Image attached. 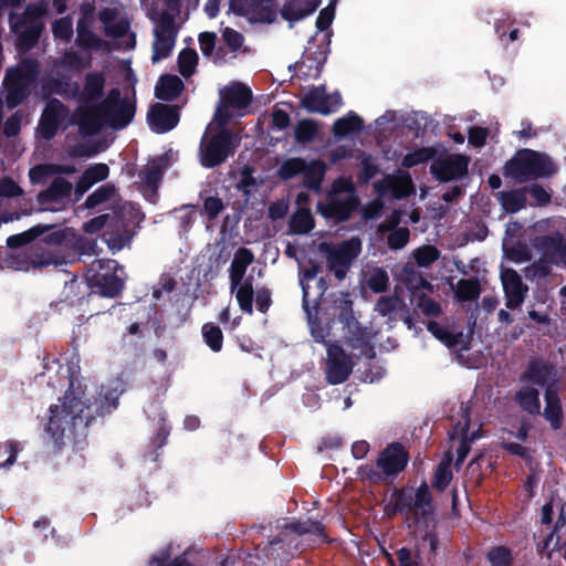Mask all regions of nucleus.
I'll return each instance as SVG.
<instances>
[{
    "mask_svg": "<svg viewBox=\"0 0 566 566\" xmlns=\"http://www.w3.org/2000/svg\"><path fill=\"white\" fill-rule=\"evenodd\" d=\"M556 166L548 156L531 149H523L506 164L505 175L518 182L553 175Z\"/></svg>",
    "mask_w": 566,
    "mask_h": 566,
    "instance_id": "20e7f679",
    "label": "nucleus"
},
{
    "mask_svg": "<svg viewBox=\"0 0 566 566\" xmlns=\"http://www.w3.org/2000/svg\"><path fill=\"white\" fill-rule=\"evenodd\" d=\"M501 281L506 296V306L517 307L524 300L526 287L523 285L520 275L512 269H502Z\"/></svg>",
    "mask_w": 566,
    "mask_h": 566,
    "instance_id": "4be33fe9",
    "label": "nucleus"
},
{
    "mask_svg": "<svg viewBox=\"0 0 566 566\" xmlns=\"http://www.w3.org/2000/svg\"><path fill=\"white\" fill-rule=\"evenodd\" d=\"M223 209V205L220 199L218 198H207L203 203V211L210 218L217 217L221 210Z\"/></svg>",
    "mask_w": 566,
    "mask_h": 566,
    "instance_id": "e2e57ef3",
    "label": "nucleus"
},
{
    "mask_svg": "<svg viewBox=\"0 0 566 566\" xmlns=\"http://www.w3.org/2000/svg\"><path fill=\"white\" fill-rule=\"evenodd\" d=\"M357 200L350 180L340 178L334 182L325 201L318 203L319 213L326 219L343 221L356 208Z\"/></svg>",
    "mask_w": 566,
    "mask_h": 566,
    "instance_id": "423d86ee",
    "label": "nucleus"
},
{
    "mask_svg": "<svg viewBox=\"0 0 566 566\" xmlns=\"http://www.w3.org/2000/svg\"><path fill=\"white\" fill-rule=\"evenodd\" d=\"M72 32V21L67 18L60 19L53 24V33L57 39L66 40Z\"/></svg>",
    "mask_w": 566,
    "mask_h": 566,
    "instance_id": "6e6d98bb",
    "label": "nucleus"
},
{
    "mask_svg": "<svg viewBox=\"0 0 566 566\" xmlns=\"http://www.w3.org/2000/svg\"><path fill=\"white\" fill-rule=\"evenodd\" d=\"M115 197V188L111 185H106L90 195L85 201V206L87 208H94L103 202L113 201Z\"/></svg>",
    "mask_w": 566,
    "mask_h": 566,
    "instance_id": "a19ab883",
    "label": "nucleus"
},
{
    "mask_svg": "<svg viewBox=\"0 0 566 566\" xmlns=\"http://www.w3.org/2000/svg\"><path fill=\"white\" fill-rule=\"evenodd\" d=\"M453 290L460 301H471L480 294V286L475 280H460L453 286Z\"/></svg>",
    "mask_w": 566,
    "mask_h": 566,
    "instance_id": "58836bf2",
    "label": "nucleus"
},
{
    "mask_svg": "<svg viewBox=\"0 0 566 566\" xmlns=\"http://www.w3.org/2000/svg\"><path fill=\"white\" fill-rule=\"evenodd\" d=\"M408 455L399 444H390L378 458V468L387 475L402 471L407 464Z\"/></svg>",
    "mask_w": 566,
    "mask_h": 566,
    "instance_id": "5701e85b",
    "label": "nucleus"
},
{
    "mask_svg": "<svg viewBox=\"0 0 566 566\" xmlns=\"http://www.w3.org/2000/svg\"><path fill=\"white\" fill-rule=\"evenodd\" d=\"M253 259L252 252L242 248L235 252L230 266L231 292L235 295L240 308L248 314L253 312V287L250 279H243Z\"/></svg>",
    "mask_w": 566,
    "mask_h": 566,
    "instance_id": "0eeeda50",
    "label": "nucleus"
},
{
    "mask_svg": "<svg viewBox=\"0 0 566 566\" xmlns=\"http://www.w3.org/2000/svg\"><path fill=\"white\" fill-rule=\"evenodd\" d=\"M428 331L447 347L454 352H463L469 348L470 334L453 333L437 322H429Z\"/></svg>",
    "mask_w": 566,
    "mask_h": 566,
    "instance_id": "b1692460",
    "label": "nucleus"
},
{
    "mask_svg": "<svg viewBox=\"0 0 566 566\" xmlns=\"http://www.w3.org/2000/svg\"><path fill=\"white\" fill-rule=\"evenodd\" d=\"M92 13L85 12L84 18L78 21L77 24V43L82 46L93 49L101 45V40L90 29L88 25L92 22Z\"/></svg>",
    "mask_w": 566,
    "mask_h": 566,
    "instance_id": "2f4dec72",
    "label": "nucleus"
},
{
    "mask_svg": "<svg viewBox=\"0 0 566 566\" xmlns=\"http://www.w3.org/2000/svg\"><path fill=\"white\" fill-rule=\"evenodd\" d=\"M104 76L90 73L81 93V105L75 113V120L85 134H94L103 126L122 128L134 116L135 107L130 98H120L118 90H112L101 102Z\"/></svg>",
    "mask_w": 566,
    "mask_h": 566,
    "instance_id": "f03ea898",
    "label": "nucleus"
},
{
    "mask_svg": "<svg viewBox=\"0 0 566 566\" xmlns=\"http://www.w3.org/2000/svg\"><path fill=\"white\" fill-rule=\"evenodd\" d=\"M72 185L64 178L57 177L53 180L51 187L39 196L41 203L48 200L57 201L67 197L71 192Z\"/></svg>",
    "mask_w": 566,
    "mask_h": 566,
    "instance_id": "72a5a7b5",
    "label": "nucleus"
},
{
    "mask_svg": "<svg viewBox=\"0 0 566 566\" xmlns=\"http://www.w3.org/2000/svg\"><path fill=\"white\" fill-rule=\"evenodd\" d=\"M452 479L451 472V458L447 457L443 459L437 468L434 475V485L438 489H444Z\"/></svg>",
    "mask_w": 566,
    "mask_h": 566,
    "instance_id": "a18cd8bd",
    "label": "nucleus"
},
{
    "mask_svg": "<svg viewBox=\"0 0 566 566\" xmlns=\"http://www.w3.org/2000/svg\"><path fill=\"white\" fill-rule=\"evenodd\" d=\"M552 368L543 363H534L525 373L523 385L516 394L520 406L530 413L539 412L541 403L538 398V387H544L549 382Z\"/></svg>",
    "mask_w": 566,
    "mask_h": 566,
    "instance_id": "6e6552de",
    "label": "nucleus"
},
{
    "mask_svg": "<svg viewBox=\"0 0 566 566\" xmlns=\"http://www.w3.org/2000/svg\"><path fill=\"white\" fill-rule=\"evenodd\" d=\"M90 281L104 296L114 297L123 289L125 273L114 260H96L90 268Z\"/></svg>",
    "mask_w": 566,
    "mask_h": 566,
    "instance_id": "9d476101",
    "label": "nucleus"
},
{
    "mask_svg": "<svg viewBox=\"0 0 566 566\" xmlns=\"http://www.w3.org/2000/svg\"><path fill=\"white\" fill-rule=\"evenodd\" d=\"M238 145V139L223 126L213 120L207 128L200 145V161L205 167H213L227 159Z\"/></svg>",
    "mask_w": 566,
    "mask_h": 566,
    "instance_id": "39448f33",
    "label": "nucleus"
},
{
    "mask_svg": "<svg viewBox=\"0 0 566 566\" xmlns=\"http://www.w3.org/2000/svg\"><path fill=\"white\" fill-rule=\"evenodd\" d=\"M321 0H286L281 14L286 21L296 22L311 15Z\"/></svg>",
    "mask_w": 566,
    "mask_h": 566,
    "instance_id": "a878e982",
    "label": "nucleus"
},
{
    "mask_svg": "<svg viewBox=\"0 0 566 566\" xmlns=\"http://www.w3.org/2000/svg\"><path fill=\"white\" fill-rule=\"evenodd\" d=\"M400 304V301L398 297L395 296H388V297H381L377 305H376V312H378L381 316H387L391 312L398 308Z\"/></svg>",
    "mask_w": 566,
    "mask_h": 566,
    "instance_id": "5fc2aeb1",
    "label": "nucleus"
},
{
    "mask_svg": "<svg viewBox=\"0 0 566 566\" xmlns=\"http://www.w3.org/2000/svg\"><path fill=\"white\" fill-rule=\"evenodd\" d=\"M21 117L18 114H14L10 118L7 119L4 124V134L7 136H14L20 130Z\"/></svg>",
    "mask_w": 566,
    "mask_h": 566,
    "instance_id": "774afa93",
    "label": "nucleus"
},
{
    "mask_svg": "<svg viewBox=\"0 0 566 566\" xmlns=\"http://www.w3.org/2000/svg\"><path fill=\"white\" fill-rule=\"evenodd\" d=\"M153 62L166 59L172 51L176 41V28L172 18L163 15L154 30Z\"/></svg>",
    "mask_w": 566,
    "mask_h": 566,
    "instance_id": "2eb2a0df",
    "label": "nucleus"
},
{
    "mask_svg": "<svg viewBox=\"0 0 566 566\" xmlns=\"http://www.w3.org/2000/svg\"><path fill=\"white\" fill-rule=\"evenodd\" d=\"M325 170L326 166L321 160L306 161L302 158H289L280 166L279 176L283 179L302 176L307 187L317 189L323 180Z\"/></svg>",
    "mask_w": 566,
    "mask_h": 566,
    "instance_id": "f8f14e48",
    "label": "nucleus"
},
{
    "mask_svg": "<svg viewBox=\"0 0 566 566\" xmlns=\"http://www.w3.org/2000/svg\"><path fill=\"white\" fill-rule=\"evenodd\" d=\"M198 64V54L195 50H182L178 56L179 72L187 77L195 73Z\"/></svg>",
    "mask_w": 566,
    "mask_h": 566,
    "instance_id": "ea45409f",
    "label": "nucleus"
},
{
    "mask_svg": "<svg viewBox=\"0 0 566 566\" xmlns=\"http://www.w3.org/2000/svg\"><path fill=\"white\" fill-rule=\"evenodd\" d=\"M86 65L77 55L70 53L66 54L63 61L56 66L57 73L63 70H80Z\"/></svg>",
    "mask_w": 566,
    "mask_h": 566,
    "instance_id": "bf43d9fd",
    "label": "nucleus"
},
{
    "mask_svg": "<svg viewBox=\"0 0 566 566\" xmlns=\"http://www.w3.org/2000/svg\"><path fill=\"white\" fill-rule=\"evenodd\" d=\"M22 193L21 188L10 179L0 181V197H14Z\"/></svg>",
    "mask_w": 566,
    "mask_h": 566,
    "instance_id": "69168bd1",
    "label": "nucleus"
},
{
    "mask_svg": "<svg viewBox=\"0 0 566 566\" xmlns=\"http://www.w3.org/2000/svg\"><path fill=\"white\" fill-rule=\"evenodd\" d=\"M334 8L332 6H328L321 10L317 19H316V27L318 30L323 31L326 30L334 20Z\"/></svg>",
    "mask_w": 566,
    "mask_h": 566,
    "instance_id": "052dcab7",
    "label": "nucleus"
},
{
    "mask_svg": "<svg viewBox=\"0 0 566 566\" xmlns=\"http://www.w3.org/2000/svg\"><path fill=\"white\" fill-rule=\"evenodd\" d=\"M200 50L207 57H211L214 63L227 62L229 59L220 51L214 53L216 35L214 33L203 32L199 36Z\"/></svg>",
    "mask_w": 566,
    "mask_h": 566,
    "instance_id": "e433bc0d",
    "label": "nucleus"
},
{
    "mask_svg": "<svg viewBox=\"0 0 566 566\" xmlns=\"http://www.w3.org/2000/svg\"><path fill=\"white\" fill-rule=\"evenodd\" d=\"M125 388V380L117 377L109 380L96 397V389H88L77 379L72 380L64 398L51 407L46 431L57 443L74 441L76 437L84 436L92 419L116 408Z\"/></svg>",
    "mask_w": 566,
    "mask_h": 566,
    "instance_id": "f257e3e1",
    "label": "nucleus"
},
{
    "mask_svg": "<svg viewBox=\"0 0 566 566\" xmlns=\"http://www.w3.org/2000/svg\"><path fill=\"white\" fill-rule=\"evenodd\" d=\"M511 227H507L506 237L503 240V252L507 260L522 263L530 260V253L526 245L515 243L513 238L509 234Z\"/></svg>",
    "mask_w": 566,
    "mask_h": 566,
    "instance_id": "7c9ffc66",
    "label": "nucleus"
},
{
    "mask_svg": "<svg viewBox=\"0 0 566 566\" xmlns=\"http://www.w3.org/2000/svg\"><path fill=\"white\" fill-rule=\"evenodd\" d=\"M104 32L117 42V45L134 48L135 36L129 32V21L120 7L106 8L99 13Z\"/></svg>",
    "mask_w": 566,
    "mask_h": 566,
    "instance_id": "4468645a",
    "label": "nucleus"
},
{
    "mask_svg": "<svg viewBox=\"0 0 566 566\" xmlns=\"http://www.w3.org/2000/svg\"><path fill=\"white\" fill-rule=\"evenodd\" d=\"M291 230L294 233L304 234L311 231L314 227V219L310 210L298 208L290 221Z\"/></svg>",
    "mask_w": 566,
    "mask_h": 566,
    "instance_id": "c9c22d12",
    "label": "nucleus"
},
{
    "mask_svg": "<svg viewBox=\"0 0 566 566\" xmlns=\"http://www.w3.org/2000/svg\"><path fill=\"white\" fill-rule=\"evenodd\" d=\"M316 134L317 126L312 120H301L295 127V139L300 143L313 140Z\"/></svg>",
    "mask_w": 566,
    "mask_h": 566,
    "instance_id": "de8ad7c7",
    "label": "nucleus"
},
{
    "mask_svg": "<svg viewBox=\"0 0 566 566\" xmlns=\"http://www.w3.org/2000/svg\"><path fill=\"white\" fill-rule=\"evenodd\" d=\"M65 117V108L59 101H50L44 108L40 125L39 132L42 137L49 139L51 138L59 125Z\"/></svg>",
    "mask_w": 566,
    "mask_h": 566,
    "instance_id": "393cba45",
    "label": "nucleus"
},
{
    "mask_svg": "<svg viewBox=\"0 0 566 566\" xmlns=\"http://www.w3.org/2000/svg\"><path fill=\"white\" fill-rule=\"evenodd\" d=\"M528 192L537 206H544L547 205L551 201V192L538 185H533L530 187Z\"/></svg>",
    "mask_w": 566,
    "mask_h": 566,
    "instance_id": "13d9d810",
    "label": "nucleus"
},
{
    "mask_svg": "<svg viewBox=\"0 0 566 566\" xmlns=\"http://www.w3.org/2000/svg\"><path fill=\"white\" fill-rule=\"evenodd\" d=\"M509 437H502L503 447L513 454L524 455V448L516 442L511 440L512 437L516 438L520 441L525 440L527 434V429L525 426H522L515 433L513 431H507Z\"/></svg>",
    "mask_w": 566,
    "mask_h": 566,
    "instance_id": "37998d69",
    "label": "nucleus"
},
{
    "mask_svg": "<svg viewBox=\"0 0 566 566\" xmlns=\"http://www.w3.org/2000/svg\"><path fill=\"white\" fill-rule=\"evenodd\" d=\"M545 399V417L551 422L553 428H559L562 418V407L557 396L555 395L551 386H548L546 389Z\"/></svg>",
    "mask_w": 566,
    "mask_h": 566,
    "instance_id": "f704fd0d",
    "label": "nucleus"
},
{
    "mask_svg": "<svg viewBox=\"0 0 566 566\" xmlns=\"http://www.w3.org/2000/svg\"><path fill=\"white\" fill-rule=\"evenodd\" d=\"M179 122V116L175 107L156 104L148 113V124L151 130L165 133L172 129Z\"/></svg>",
    "mask_w": 566,
    "mask_h": 566,
    "instance_id": "412c9836",
    "label": "nucleus"
},
{
    "mask_svg": "<svg viewBox=\"0 0 566 566\" xmlns=\"http://www.w3.org/2000/svg\"><path fill=\"white\" fill-rule=\"evenodd\" d=\"M486 130L480 127H473L469 132V143L475 147H480L486 139Z\"/></svg>",
    "mask_w": 566,
    "mask_h": 566,
    "instance_id": "338daca9",
    "label": "nucleus"
},
{
    "mask_svg": "<svg viewBox=\"0 0 566 566\" xmlns=\"http://www.w3.org/2000/svg\"><path fill=\"white\" fill-rule=\"evenodd\" d=\"M222 39L229 50L233 53L229 59H234L237 56V52L243 44L242 34L231 28H224L222 30Z\"/></svg>",
    "mask_w": 566,
    "mask_h": 566,
    "instance_id": "09e8293b",
    "label": "nucleus"
},
{
    "mask_svg": "<svg viewBox=\"0 0 566 566\" xmlns=\"http://www.w3.org/2000/svg\"><path fill=\"white\" fill-rule=\"evenodd\" d=\"M419 308L427 316H438L441 308L438 303L430 298L421 297L418 304Z\"/></svg>",
    "mask_w": 566,
    "mask_h": 566,
    "instance_id": "0e129e2a",
    "label": "nucleus"
},
{
    "mask_svg": "<svg viewBox=\"0 0 566 566\" xmlns=\"http://www.w3.org/2000/svg\"><path fill=\"white\" fill-rule=\"evenodd\" d=\"M409 241V230L407 228H398L388 237V245L392 250L402 249Z\"/></svg>",
    "mask_w": 566,
    "mask_h": 566,
    "instance_id": "603ef678",
    "label": "nucleus"
},
{
    "mask_svg": "<svg viewBox=\"0 0 566 566\" xmlns=\"http://www.w3.org/2000/svg\"><path fill=\"white\" fill-rule=\"evenodd\" d=\"M366 283L368 287H370L374 292L379 293L386 290L388 284V275L381 269H374L370 271L366 279Z\"/></svg>",
    "mask_w": 566,
    "mask_h": 566,
    "instance_id": "8fccbe9b",
    "label": "nucleus"
},
{
    "mask_svg": "<svg viewBox=\"0 0 566 566\" xmlns=\"http://www.w3.org/2000/svg\"><path fill=\"white\" fill-rule=\"evenodd\" d=\"M303 106L310 112H317L324 115L336 112L342 105L338 93L327 95L323 86L307 91L302 98Z\"/></svg>",
    "mask_w": 566,
    "mask_h": 566,
    "instance_id": "dca6fc26",
    "label": "nucleus"
},
{
    "mask_svg": "<svg viewBox=\"0 0 566 566\" xmlns=\"http://www.w3.org/2000/svg\"><path fill=\"white\" fill-rule=\"evenodd\" d=\"M489 560L493 566H506L511 560V554L506 548L497 547L489 553Z\"/></svg>",
    "mask_w": 566,
    "mask_h": 566,
    "instance_id": "4d7b16f0",
    "label": "nucleus"
},
{
    "mask_svg": "<svg viewBox=\"0 0 566 566\" xmlns=\"http://www.w3.org/2000/svg\"><path fill=\"white\" fill-rule=\"evenodd\" d=\"M430 493L429 489L426 484L420 485L412 499V504L410 505V511L415 515H426L431 510V503H430Z\"/></svg>",
    "mask_w": 566,
    "mask_h": 566,
    "instance_id": "4c0bfd02",
    "label": "nucleus"
},
{
    "mask_svg": "<svg viewBox=\"0 0 566 566\" xmlns=\"http://www.w3.org/2000/svg\"><path fill=\"white\" fill-rule=\"evenodd\" d=\"M35 74L36 67L32 62H24L15 70L7 72L4 86L8 91L7 104L9 107L17 106L25 97L35 80Z\"/></svg>",
    "mask_w": 566,
    "mask_h": 566,
    "instance_id": "ddd939ff",
    "label": "nucleus"
},
{
    "mask_svg": "<svg viewBox=\"0 0 566 566\" xmlns=\"http://www.w3.org/2000/svg\"><path fill=\"white\" fill-rule=\"evenodd\" d=\"M39 234H40L39 229L34 228V229L30 230L29 232H24L22 234L11 235L8 238V245L12 247V248L19 247L21 244L27 243L31 239L38 237Z\"/></svg>",
    "mask_w": 566,
    "mask_h": 566,
    "instance_id": "680f3d73",
    "label": "nucleus"
},
{
    "mask_svg": "<svg viewBox=\"0 0 566 566\" xmlns=\"http://www.w3.org/2000/svg\"><path fill=\"white\" fill-rule=\"evenodd\" d=\"M316 268L305 270L301 274L300 283L303 290V304L307 312L310 331L314 339L318 343H325L327 337L336 336L333 329L340 328L343 336L349 342L353 348L360 349V354L371 357V347L369 342L376 333H370L366 328L361 329L353 316L352 302L342 297L335 302L332 312L316 311L313 315L308 310L310 304V282L316 277Z\"/></svg>",
    "mask_w": 566,
    "mask_h": 566,
    "instance_id": "7ed1b4c3",
    "label": "nucleus"
},
{
    "mask_svg": "<svg viewBox=\"0 0 566 566\" xmlns=\"http://www.w3.org/2000/svg\"><path fill=\"white\" fill-rule=\"evenodd\" d=\"M220 102L214 115L219 126H224L230 119L245 115L251 101V91L241 83H232L219 92Z\"/></svg>",
    "mask_w": 566,
    "mask_h": 566,
    "instance_id": "1a4fd4ad",
    "label": "nucleus"
},
{
    "mask_svg": "<svg viewBox=\"0 0 566 566\" xmlns=\"http://www.w3.org/2000/svg\"><path fill=\"white\" fill-rule=\"evenodd\" d=\"M375 188L380 197L391 195L395 198H403L413 191V184L408 172L399 170L396 174L387 175L375 185Z\"/></svg>",
    "mask_w": 566,
    "mask_h": 566,
    "instance_id": "aec40b11",
    "label": "nucleus"
},
{
    "mask_svg": "<svg viewBox=\"0 0 566 566\" xmlns=\"http://www.w3.org/2000/svg\"><path fill=\"white\" fill-rule=\"evenodd\" d=\"M184 88L182 81L176 75H164L156 85V96L159 99L172 101Z\"/></svg>",
    "mask_w": 566,
    "mask_h": 566,
    "instance_id": "c756f323",
    "label": "nucleus"
},
{
    "mask_svg": "<svg viewBox=\"0 0 566 566\" xmlns=\"http://www.w3.org/2000/svg\"><path fill=\"white\" fill-rule=\"evenodd\" d=\"M451 437H452V439L458 438L461 440L460 446L458 448V459H457V465H459L460 463H462L464 461V459L468 455L469 443L479 439L480 434L478 433V431L470 432L469 420H468L467 416H463V419L460 420L455 424Z\"/></svg>",
    "mask_w": 566,
    "mask_h": 566,
    "instance_id": "bb28decb",
    "label": "nucleus"
},
{
    "mask_svg": "<svg viewBox=\"0 0 566 566\" xmlns=\"http://www.w3.org/2000/svg\"><path fill=\"white\" fill-rule=\"evenodd\" d=\"M419 266H428L439 258V251L432 245H424L413 252Z\"/></svg>",
    "mask_w": 566,
    "mask_h": 566,
    "instance_id": "3c124183",
    "label": "nucleus"
},
{
    "mask_svg": "<svg viewBox=\"0 0 566 566\" xmlns=\"http://www.w3.org/2000/svg\"><path fill=\"white\" fill-rule=\"evenodd\" d=\"M319 251L326 255L331 271L335 273L337 279L342 280L346 275L352 261L360 253L361 242L357 238H352L339 245L322 243Z\"/></svg>",
    "mask_w": 566,
    "mask_h": 566,
    "instance_id": "9b49d317",
    "label": "nucleus"
},
{
    "mask_svg": "<svg viewBox=\"0 0 566 566\" xmlns=\"http://www.w3.org/2000/svg\"><path fill=\"white\" fill-rule=\"evenodd\" d=\"M73 172H75V168L73 166L45 164L33 167L29 171V177L32 184H43L50 177L55 175Z\"/></svg>",
    "mask_w": 566,
    "mask_h": 566,
    "instance_id": "c85d7f7f",
    "label": "nucleus"
},
{
    "mask_svg": "<svg viewBox=\"0 0 566 566\" xmlns=\"http://www.w3.org/2000/svg\"><path fill=\"white\" fill-rule=\"evenodd\" d=\"M44 13V4L29 7L25 10V21L23 23H20L13 14L10 15L11 28L15 33L20 34L28 43L34 42L42 28L41 23L39 22V19Z\"/></svg>",
    "mask_w": 566,
    "mask_h": 566,
    "instance_id": "f3484780",
    "label": "nucleus"
},
{
    "mask_svg": "<svg viewBox=\"0 0 566 566\" xmlns=\"http://www.w3.org/2000/svg\"><path fill=\"white\" fill-rule=\"evenodd\" d=\"M500 200L506 212H516L524 207V195L520 191H510L500 193Z\"/></svg>",
    "mask_w": 566,
    "mask_h": 566,
    "instance_id": "79ce46f5",
    "label": "nucleus"
},
{
    "mask_svg": "<svg viewBox=\"0 0 566 566\" xmlns=\"http://www.w3.org/2000/svg\"><path fill=\"white\" fill-rule=\"evenodd\" d=\"M202 335L208 346L213 352H219L222 347V333L219 327L212 324H206L202 327Z\"/></svg>",
    "mask_w": 566,
    "mask_h": 566,
    "instance_id": "c03bdc74",
    "label": "nucleus"
},
{
    "mask_svg": "<svg viewBox=\"0 0 566 566\" xmlns=\"http://www.w3.org/2000/svg\"><path fill=\"white\" fill-rule=\"evenodd\" d=\"M352 360L339 346L328 345L326 376L331 384H340L346 380L352 371Z\"/></svg>",
    "mask_w": 566,
    "mask_h": 566,
    "instance_id": "a211bd4d",
    "label": "nucleus"
},
{
    "mask_svg": "<svg viewBox=\"0 0 566 566\" xmlns=\"http://www.w3.org/2000/svg\"><path fill=\"white\" fill-rule=\"evenodd\" d=\"M433 153L429 148L418 149L411 154L405 156L402 160V165L407 168H410L420 163L427 161L432 157Z\"/></svg>",
    "mask_w": 566,
    "mask_h": 566,
    "instance_id": "864d4df0",
    "label": "nucleus"
},
{
    "mask_svg": "<svg viewBox=\"0 0 566 566\" xmlns=\"http://www.w3.org/2000/svg\"><path fill=\"white\" fill-rule=\"evenodd\" d=\"M171 547L169 546L167 549L161 552L158 556H155L151 560V563L155 566H189L190 563L187 558L188 552L185 553L182 556L177 557L174 562L169 563V558L171 556Z\"/></svg>",
    "mask_w": 566,
    "mask_h": 566,
    "instance_id": "49530a36",
    "label": "nucleus"
},
{
    "mask_svg": "<svg viewBox=\"0 0 566 566\" xmlns=\"http://www.w3.org/2000/svg\"><path fill=\"white\" fill-rule=\"evenodd\" d=\"M361 118L353 112H349L346 116L338 118L333 125V132L335 136L344 137L352 133L361 129Z\"/></svg>",
    "mask_w": 566,
    "mask_h": 566,
    "instance_id": "473e14b6",
    "label": "nucleus"
},
{
    "mask_svg": "<svg viewBox=\"0 0 566 566\" xmlns=\"http://www.w3.org/2000/svg\"><path fill=\"white\" fill-rule=\"evenodd\" d=\"M468 169V159L462 155H446L436 159L431 166L432 174L442 181L463 176Z\"/></svg>",
    "mask_w": 566,
    "mask_h": 566,
    "instance_id": "6ab92c4d",
    "label": "nucleus"
},
{
    "mask_svg": "<svg viewBox=\"0 0 566 566\" xmlns=\"http://www.w3.org/2000/svg\"><path fill=\"white\" fill-rule=\"evenodd\" d=\"M109 169L105 164H95L87 168L76 185V191L81 195L87 191L95 184L108 177Z\"/></svg>",
    "mask_w": 566,
    "mask_h": 566,
    "instance_id": "cd10ccee",
    "label": "nucleus"
}]
</instances>
